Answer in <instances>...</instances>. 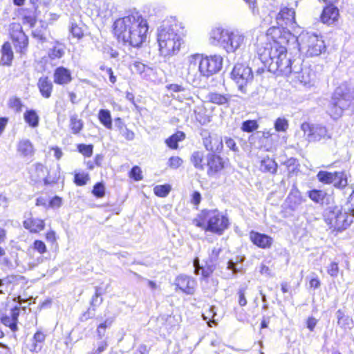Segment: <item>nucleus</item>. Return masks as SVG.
Listing matches in <instances>:
<instances>
[{
    "mask_svg": "<svg viewBox=\"0 0 354 354\" xmlns=\"http://www.w3.org/2000/svg\"><path fill=\"white\" fill-rule=\"evenodd\" d=\"M263 41L257 44V52L262 64L270 72L289 75L295 62L287 57L286 44L294 36L283 28L272 26L267 30Z\"/></svg>",
    "mask_w": 354,
    "mask_h": 354,
    "instance_id": "f257e3e1",
    "label": "nucleus"
},
{
    "mask_svg": "<svg viewBox=\"0 0 354 354\" xmlns=\"http://www.w3.org/2000/svg\"><path fill=\"white\" fill-rule=\"evenodd\" d=\"M114 34L118 40L139 47L147 39V20L137 12H132L114 23Z\"/></svg>",
    "mask_w": 354,
    "mask_h": 354,
    "instance_id": "f03ea898",
    "label": "nucleus"
},
{
    "mask_svg": "<svg viewBox=\"0 0 354 354\" xmlns=\"http://www.w3.org/2000/svg\"><path fill=\"white\" fill-rule=\"evenodd\" d=\"M182 23L172 22L161 25L157 30L159 52L163 57L176 55L180 50L185 36Z\"/></svg>",
    "mask_w": 354,
    "mask_h": 354,
    "instance_id": "7ed1b4c3",
    "label": "nucleus"
},
{
    "mask_svg": "<svg viewBox=\"0 0 354 354\" xmlns=\"http://www.w3.org/2000/svg\"><path fill=\"white\" fill-rule=\"evenodd\" d=\"M245 36L236 30L214 27L209 32V42L224 49L227 53H234L245 43Z\"/></svg>",
    "mask_w": 354,
    "mask_h": 354,
    "instance_id": "20e7f679",
    "label": "nucleus"
},
{
    "mask_svg": "<svg viewBox=\"0 0 354 354\" xmlns=\"http://www.w3.org/2000/svg\"><path fill=\"white\" fill-rule=\"evenodd\" d=\"M193 224L205 231L221 235L227 229L229 220L217 209L203 210L193 220Z\"/></svg>",
    "mask_w": 354,
    "mask_h": 354,
    "instance_id": "39448f33",
    "label": "nucleus"
},
{
    "mask_svg": "<svg viewBox=\"0 0 354 354\" xmlns=\"http://www.w3.org/2000/svg\"><path fill=\"white\" fill-rule=\"evenodd\" d=\"M354 106V92L346 85L337 87L327 106L326 111L333 119L339 118L343 111Z\"/></svg>",
    "mask_w": 354,
    "mask_h": 354,
    "instance_id": "423d86ee",
    "label": "nucleus"
},
{
    "mask_svg": "<svg viewBox=\"0 0 354 354\" xmlns=\"http://www.w3.org/2000/svg\"><path fill=\"white\" fill-rule=\"evenodd\" d=\"M297 41L299 51L309 57L319 55L325 49L324 42L322 38L313 33L302 32Z\"/></svg>",
    "mask_w": 354,
    "mask_h": 354,
    "instance_id": "0eeeda50",
    "label": "nucleus"
},
{
    "mask_svg": "<svg viewBox=\"0 0 354 354\" xmlns=\"http://www.w3.org/2000/svg\"><path fill=\"white\" fill-rule=\"evenodd\" d=\"M198 57L196 54L188 56L181 70L182 77L194 86H199L203 77L198 62Z\"/></svg>",
    "mask_w": 354,
    "mask_h": 354,
    "instance_id": "6e6552de",
    "label": "nucleus"
},
{
    "mask_svg": "<svg viewBox=\"0 0 354 354\" xmlns=\"http://www.w3.org/2000/svg\"><path fill=\"white\" fill-rule=\"evenodd\" d=\"M326 223L337 231H342L346 229L353 221L354 215L352 212L349 213L342 211V208L335 207L326 212Z\"/></svg>",
    "mask_w": 354,
    "mask_h": 354,
    "instance_id": "1a4fd4ad",
    "label": "nucleus"
},
{
    "mask_svg": "<svg viewBox=\"0 0 354 354\" xmlns=\"http://www.w3.org/2000/svg\"><path fill=\"white\" fill-rule=\"evenodd\" d=\"M199 57L201 73L203 77H208L218 72L222 67L223 59L220 55L203 56L196 54Z\"/></svg>",
    "mask_w": 354,
    "mask_h": 354,
    "instance_id": "9d476101",
    "label": "nucleus"
},
{
    "mask_svg": "<svg viewBox=\"0 0 354 354\" xmlns=\"http://www.w3.org/2000/svg\"><path fill=\"white\" fill-rule=\"evenodd\" d=\"M300 129L304 132V136H306L309 142H316L330 138L326 128L320 124L304 122L301 124Z\"/></svg>",
    "mask_w": 354,
    "mask_h": 354,
    "instance_id": "9b49d317",
    "label": "nucleus"
},
{
    "mask_svg": "<svg viewBox=\"0 0 354 354\" xmlns=\"http://www.w3.org/2000/svg\"><path fill=\"white\" fill-rule=\"evenodd\" d=\"M232 77L236 82L239 89L244 91V86L253 79L251 68L243 64H236L232 71Z\"/></svg>",
    "mask_w": 354,
    "mask_h": 354,
    "instance_id": "f8f14e48",
    "label": "nucleus"
},
{
    "mask_svg": "<svg viewBox=\"0 0 354 354\" xmlns=\"http://www.w3.org/2000/svg\"><path fill=\"white\" fill-rule=\"evenodd\" d=\"M10 35L12 39L17 51L23 53L28 44V37L22 30L19 23H12L9 26Z\"/></svg>",
    "mask_w": 354,
    "mask_h": 354,
    "instance_id": "ddd939ff",
    "label": "nucleus"
},
{
    "mask_svg": "<svg viewBox=\"0 0 354 354\" xmlns=\"http://www.w3.org/2000/svg\"><path fill=\"white\" fill-rule=\"evenodd\" d=\"M29 178L34 183L44 182L45 185H48L54 181L49 176V171L46 167L44 165L37 162L31 165L28 168Z\"/></svg>",
    "mask_w": 354,
    "mask_h": 354,
    "instance_id": "4468645a",
    "label": "nucleus"
},
{
    "mask_svg": "<svg viewBox=\"0 0 354 354\" xmlns=\"http://www.w3.org/2000/svg\"><path fill=\"white\" fill-rule=\"evenodd\" d=\"M204 147L207 151L220 152L223 149V140L216 133H212L207 130H203L201 133Z\"/></svg>",
    "mask_w": 354,
    "mask_h": 354,
    "instance_id": "2eb2a0df",
    "label": "nucleus"
},
{
    "mask_svg": "<svg viewBox=\"0 0 354 354\" xmlns=\"http://www.w3.org/2000/svg\"><path fill=\"white\" fill-rule=\"evenodd\" d=\"M295 63L292 65V74L294 78L297 80L304 86H310L314 79V73L308 68H301L299 62L294 60Z\"/></svg>",
    "mask_w": 354,
    "mask_h": 354,
    "instance_id": "dca6fc26",
    "label": "nucleus"
},
{
    "mask_svg": "<svg viewBox=\"0 0 354 354\" xmlns=\"http://www.w3.org/2000/svg\"><path fill=\"white\" fill-rule=\"evenodd\" d=\"M276 20L277 24L281 27L286 26L294 28L296 24L295 12L292 8H281L277 16Z\"/></svg>",
    "mask_w": 354,
    "mask_h": 354,
    "instance_id": "f3484780",
    "label": "nucleus"
},
{
    "mask_svg": "<svg viewBox=\"0 0 354 354\" xmlns=\"http://www.w3.org/2000/svg\"><path fill=\"white\" fill-rule=\"evenodd\" d=\"M250 239L253 244L262 249L270 248L273 243L271 236L254 231L250 232Z\"/></svg>",
    "mask_w": 354,
    "mask_h": 354,
    "instance_id": "a211bd4d",
    "label": "nucleus"
},
{
    "mask_svg": "<svg viewBox=\"0 0 354 354\" xmlns=\"http://www.w3.org/2000/svg\"><path fill=\"white\" fill-rule=\"evenodd\" d=\"M175 283L179 289L188 295H192L194 292L196 285V281L187 275L178 276Z\"/></svg>",
    "mask_w": 354,
    "mask_h": 354,
    "instance_id": "6ab92c4d",
    "label": "nucleus"
},
{
    "mask_svg": "<svg viewBox=\"0 0 354 354\" xmlns=\"http://www.w3.org/2000/svg\"><path fill=\"white\" fill-rule=\"evenodd\" d=\"M54 82L60 85H65L72 80L71 71L63 66L57 67L53 73Z\"/></svg>",
    "mask_w": 354,
    "mask_h": 354,
    "instance_id": "aec40b11",
    "label": "nucleus"
},
{
    "mask_svg": "<svg viewBox=\"0 0 354 354\" xmlns=\"http://www.w3.org/2000/svg\"><path fill=\"white\" fill-rule=\"evenodd\" d=\"M339 17V10L333 5L326 6L322 12L321 19L324 24H332Z\"/></svg>",
    "mask_w": 354,
    "mask_h": 354,
    "instance_id": "412c9836",
    "label": "nucleus"
},
{
    "mask_svg": "<svg viewBox=\"0 0 354 354\" xmlns=\"http://www.w3.org/2000/svg\"><path fill=\"white\" fill-rule=\"evenodd\" d=\"M207 166L209 168L207 170L208 175H214L223 167L221 158L214 154H209L207 156Z\"/></svg>",
    "mask_w": 354,
    "mask_h": 354,
    "instance_id": "4be33fe9",
    "label": "nucleus"
},
{
    "mask_svg": "<svg viewBox=\"0 0 354 354\" xmlns=\"http://www.w3.org/2000/svg\"><path fill=\"white\" fill-rule=\"evenodd\" d=\"M231 95L229 94H221L216 92L209 93L206 98L208 102L219 105V106H228L231 100Z\"/></svg>",
    "mask_w": 354,
    "mask_h": 354,
    "instance_id": "5701e85b",
    "label": "nucleus"
},
{
    "mask_svg": "<svg viewBox=\"0 0 354 354\" xmlns=\"http://www.w3.org/2000/svg\"><path fill=\"white\" fill-rule=\"evenodd\" d=\"M24 227L32 233H37L44 228V221L37 218H29L23 223Z\"/></svg>",
    "mask_w": 354,
    "mask_h": 354,
    "instance_id": "b1692460",
    "label": "nucleus"
},
{
    "mask_svg": "<svg viewBox=\"0 0 354 354\" xmlns=\"http://www.w3.org/2000/svg\"><path fill=\"white\" fill-rule=\"evenodd\" d=\"M41 95L45 98H49L51 96L53 90V83L47 77H41L37 82Z\"/></svg>",
    "mask_w": 354,
    "mask_h": 354,
    "instance_id": "393cba45",
    "label": "nucleus"
},
{
    "mask_svg": "<svg viewBox=\"0 0 354 354\" xmlns=\"http://www.w3.org/2000/svg\"><path fill=\"white\" fill-rule=\"evenodd\" d=\"M17 151L21 156H31L34 153L33 145L29 140H21L18 143Z\"/></svg>",
    "mask_w": 354,
    "mask_h": 354,
    "instance_id": "a878e982",
    "label": "nucleus"
},
{
    "mask_svg": "<svg viewBox=\"0 0 354 354\" xmlns=\"http://www.w3.org/2000/svg\"><path fill=\"white\" fill-rule=\"evenodd\" d=\"M1 63L3 65L10 66L13 59V52L10 43H5L1 48Z\"/></svg>",
    "mask_w": 354,
    "mask_h": 354,
    "instance_id": "bb28decb",
    "label": "nucleus"
},
{
    "mask_svg": "<svg viewBox=\"0 0 354 354\" xmlns=\"http://www.w3.org/2000/svg\"><path fill=\"white\" fill-rule=\"evenodd\" d=\"M337 318V324L344 329H351L354 326L353 319L344 314L341 310H338L336 313Z\"/></svg>",
    "mask_w": 354,
    "mask_h": 354,
    "instance_id": "cd10ccee",
    "label": "nucleus"
},
{
    "mask_svg": "<svg viewBox=\"0 0 354 354\" xmlns=\"http://www.w3.org/2000/svg\"><path fill=\"white\" fill-rule=\"evenodd\" d=\"M25 122L31 127L35 128L39 125V117L33 109H28L24 113Z\"/></svg>",
    "mask_w": 354,
    "mask_h": 354,
    "instance_id": "c85d7f7f",
    "label": "nucleus"
},
{
    "mask_svg": "<svg viewBox=\"0 0 354 354\" xmlns=\"http://www.w3.org/2000/svg\"><path fill=\"white\" fill-rule=\"evenodd\" d=\"M131 70L140 74L143 78L148 77L153 71L151 67L140 62H135L131 66Z\"/></svg>",
    "mask_w": 354,
    "mask_h": 354,
    "instance_id": "c756f323",
    "label": "nucleus"
},
{
    "mask_svg": "<svg viewBox=\"0 0 354 354\" xmlns=\"http://www.w3.org/2000/svg\"><path fill=\"white\" fill-rule=\"evenodd\" d=\"M45 335L42 332L37 331L33 336L30 351L36 353L40 351L42 348V343L45 340Z\"/></svg>",
    "mask_w": 354,
    "mask_h": 354,
    "instance_id": "7c9ffc66",
    "label": "nucleus"
},
{
    "mask_svg": "<svg viewBox=\"0 0 354 354\" xmlns=\"http://www.w3.org/2000/svg\"><path fill=\"white\" fill-rule=\"evenodd\" d=\"M260 169L263 172L274 174L277 169V164L273 159L266 158L261 160Z\"/></svg>",
    "mask_w": 354,
    "mask_h": 354,
    "instance_id": "2f4dec72",
    "label": "nucleus"
},
{
    "mask_svg": "<svg viewBox=\"0 0 354 354\" xmlns=\"http://www.w3.org/2000/svg\"><path fill=\"white\" fill-rule=\"evenodd\" d=\"M65 53L64 46L59 42H56L55 45L49 49L48 57L51 59H59L64 56Z\"/></svg>",
    "mask_w": 354,
    "mask_h": 354,
    "instance_id": "473e14b6",
    "label": "nucleus"
},
{
    "mask_svg": "<svg viewBox=\"0 0 354 354\" xmlns=\"http://www.w3.org/2000/svg\"><path fill=\"white\" fill-rule=\"evenodd\" d=\"M100 122L108 129H112V118L111 113L107 109H101L98 113Z\"/></svg>",
    "mask_w": 354,
    "mask_h": 354,
    "instance_id": "72a5a7b5",
    "label": "nucleus"
},
{
    "mask_svg": "<svg viewBox=\"0 0 354 354\" xmlns=\"http://www.w3.org/2000/svg\"><path fill=\"white\" fill-rule=\"evenodd\" d=\"M308 197L312 200L313 202L316 203H323L325 197L326 196V192L323 190H318V189H313L307 193Z\"/></svg>",
    "mask_w": 354,
    "mask_h": 354,
    "instance_id": "f704fd0d",
    "label": "nucleus"
},
{
    "mask_svg": "<svg viewBox=\"0 0 354 354\" xmlns=\"http://www.w3.org/2000/svg\"><path fill=\"white\" fill-rule=\"evenodd\" d=\"M332 184L337 188L345 187L348 184L346 174L344 171H335V179Z\"/></svg>",
    "mask_w": 354,
    "mask_h": 354,
    "instance_id": "c9c22d12",
    "label": "nucleus"
},
{
    "mask_svg": "<svg viewBox=\"0 0 354 354\" xmlns=\"http://www.w3.org/2000/svg\"><path fill=\"white\" fill-rule=\"evenodd\" d=\"M185 137V135L183 132L178 131L167 138L165 142L170 148L176 149L178 147V142L184 140Z\"/></svg>",
    "mask_w": 354,
    "mask_h": 354,
    "instance_id": "e433bc0d",
    "label": "nucleus"
},
{
    "mask_svg": "<svg viewBox=\"0 0 354 354\" xmlns=\"http://www.w3.org/2000/svg\"><path fill=\"white\" fill-rule=\"evenodd\" d=\"M318 180L324 184H332L335 179V172H328L326 171H319L317 174Z\"/></svg>",
    "mask_w": 354,
    "mask_h": 354,
    "instance_id": "4c0bfd02",
    "label": "nucleus"
},
{
    "mask_svg": "<svg viewBox=\"0 0 354 354\" xmlns=\"http://www.w3.org/2000/svg\"><path fill=\"white\" fill-rule=\"evenodd\" d=\"M203 156V153L201 151H195L192 155L191 161L192 164L196 168L200 170H203L205 169Z\"/></svg>",
    "mask_w": 354,
    "mask_h": 354,
    "instance_id": "58836bf2",
    "label": "nucleus"
},
{
    "mask_svg": "<svg viewBox=\"0 0 354 354\" xmlns=\"http://www.w3.org/2000/svg\"><path fill=\"white\" fill-rule=\"evenodd\" d=\"M70 128L74 134L78 133L83 128V122L77 118V115L71 116Z\"/></svg>",
    "mask_w": 354,
    "mask_h": 354,
    "instance_id": "ea45409f",
    "label": "nucleus"
},
{
    "mask_svg": "<svg viewBox=\"0 0 354 354\" xmlns=\"http://www.w3.org/2000/svg\"><path fill=\"white\" fill-rule=\"evenodd\" d=\"M274 127L277 132H286L289 127L288 120L283 117L278 118L274 121Z\"/></svg>",
    "mask_w": 354,
    "mask_h": 354,
    "instance_id": "a19ab883",
    "label": "nucleus"
},
{
    "mask_svg": "<svg viewBox=\"0 0 354 354\" xmlns=\"http://www.w3.org/2000/svg\"><path fill=\"white\" fill-rule=\"evenodd\" d=\"M8 106L16 113L21 111L23 103L21 100L17 97H12L8 100Z\"/></svg>",
    "mask_w": 354,
    "mask_h": 354,
    "instance_id": "79ce46f5",
    "label": "nucleus"
},
{
    "mask_svg": "<svg viewBox=\"0 0 354 354\" xmlns=\"http://www.w3.org/2000/svg\"><path fill=\"white\" fill-rule=\"evenodd\" d=\"M89 175L87 173H75L74 177V182L78 186H83L89 180Z\"/></svg>",
    "mask_w": 354,
    "mask_h": 354,
    "instance_id": "37998d69",
    "label": "nucleus"
},
{
    "mask_svg": "<svg viewBox=\"0 0 354 354\" xmlns=\"http://www.w3.org/2000/svg\"><path fill=\"white\" fill-rule=\"evenodd\" d=\"M171 190L169 185H156L153 188L154 194L159 197H166Z\"/></svg>",
    "mask_w": 354,
    "mask_h": 354,
    "instance_id": "c03bdc74",
    "label": "nucleus"
},
{
    "mask_svg": "<svg viewBox=\"0 0 354 354\" xmlns=\"http://www.w3.org/2000/svg\"><path fill=\"white\" fill-rule=\"evenodd\" d=\"M216 315L214 306H210L207 310L203 313V319L207 322L209 326H212L211 322L215 323L214 318Z\"/></svg>",
    "mask_w": 354,
    "mask_h": 354,
    "instance_id": "a18cd8bd",
    "label": "nucleus"
},
{
    "mask_svg": "<svg viewBox=\"0 0 354 354\" xmlns=\"http://www.w3.org/2000/svg\"><path fill=\"white\" fill-rule=\"evenodd\" d=\"M112 321L110 319L105 320L103 323H101L97 328L96 332L98 339H101L105 335L106 329L111 326Z\"/></svg>",
    "mask_w": 354,
    "mask_h": 354,
    "instance_id": "49530a36",
    "label": "nucleus"
},
{
    "mask_svg": "<svg viewBox=\"0 0 354 354\" xmlns=\"http://www.w3.org/2000/svg\"><path fill=\"white\" fill-rule=\"evenodd\" d=\"M258 128V124L256 120H246L243 122L241 129L245 132H252Z\"/></svg>",
    "mask_w": 354,
    "mask_h": 354,
    "instance_id": "de8ad7c7",
    "label": "nucleus"
},
{
    "mask_svg": "<svg viewBox=\"0 0 354 354\" xmlns=\"http://www.w3.org/2000/svg\"><path fill=\"white\" fill-rule=\"evenodd\" d=\"M70 32L73 37L77 39H80L84 35L82 28L73 21L71 22Z\"/></svg>",
    "mask_w": 354,
    "mask_h": 354,
    "instance_id": "09e8293b",
    "label": "nucleus"
},
{
    "mask_svg": "<svg viewBox=\"0 0 354 354\" xmlns=\"http://www.w3.org/2000/svg\"><path fill=\"white\" fill-rule=\"evenodd\" d=\"M108 347V343L106 339L102 340L97 344V348H94L92 351L87 354H102L106 350Z\"/></svg>",
    "mask_w": 354,
    "mask_h": 354,
    "instance_id": "8fccbe9b",
    "label": "nucleus"
},
{
    "mask_svg": "<svg viewBox=\"0 0 354 354\" xmlns=\"http://www.w3.org/2000/svg\"><path fill=\"white\" fill-rule=\"evenodd\" d=\"M1 322L6 326H8L13 332L17 330V325L15 321L8 316L1 318Z\"/></svg>",
    "mask_w": 354,
    "mask_h": 354,
    "instance_id": "3c124183",
    "label": "nucleus"
},
{
    "mask_svg": "<svg viewBox=\"0 0 354 354\" xmlns=\"http://www.w3.org/2000/svg\"><path fill=\"white\" fill-rule=\"evenodd\" d=\"M78 150L79 151L83 154L84 156H86V157H90L91 156L92 153H93V145H84V144H81V145H78Z\"/></svg>",
    "mask_w": 354,
    "mask_h": 354,
    "instance_id": "603ef678",
    "label": "nucleus"
},
{
    "mask_svg": "<svg viewBox=\"0 0 354 354\" xmlns=\"http://www.w3.org/2000/svg\"><path fill=\"white\" fill-rule=\"evenodd\" d=\"M129 176L136 181L141 180L142 179L141 169L138 166H134L129 173Z\"/></svg>",
    "mask_w": 354,
    "mask_h": 354,
    "instance_id": "864d4df0",
    "label": "nucleus"
},
{
    "mask_svg": "<svg viewBox=\"0 0 354 354\" xmlns=\"http://www.w3.org/2000/svg\"><path fill=\"white\" fill-rule=\"evenodd\" d=\"M92 192L97 198L103 197L105 194V188L104 185L101 183L95 184Z\"/></svg>",
    "mask_w": 354,
    "mask_h": 354,
    "instance_id": "5fc2aeb1",
    "label": "nucleus"
},
{
    "mask_svg": "<svg viewBox=\"0 0 354 354\" xmlns=\"http://www.w3.org/2000/svg\"><path fill=\"white\" fill-rule=\"evenodd\" d=\"M183 162V160L178 156H172L169 158L168 165L172 169H177L182 165Z\"/></svg>",
    "mask_w": 354,
    "mask_h": 354,
    "instance_id": "6e6d98bb",
    "label": "nucleus"
},
{
    "mask_svg": "<svg viewBox=\"0 0 354 354\" xmlns=\"http://www.w3.org/2000/svg\"><path fill=\"white\" fill-rule=\"evenodd\" d=\"M120 132L122 134V136L128 140H133L134 139V137H135V134L134 133L128 129L126 127H124L123 128V126L121 125L120 127Z\"/></svg>",
    "mask_w": 354,
    "mask_h": 354,
    "instance_id": "4d7b16f0",
    "label": "nucleus"
},
{
    "mask_svg": "<svg viewBox=\"0 0 354 354\" xmlns=\"http://www.w3.org/2000/svg\"><path fill=\"white\" fill-rule=\"evenodd\" d=\"M102 302V298L100 297V293L98 292V290H97L95 292V295L93 297L91 305L93 307L92 310L95 311V307L98 306L100 305Z\"/></svg>",
    "mask_w": 354,
    "mask_h": 354,
    "instance_id": "13d9d810",
    "label": "nucleus"
},
{
    "mask_svg": "<svg viewBox=\"0 0 354 354\" xmlns=\"http://www.w3.org/2000/svg\"><path fill=\"white\" fill-rule=\"evenodd\" d=\"M327 272L333 277H336L339 272L338 264L335 262L331 263L328 267Z\"/></svg>",
    "mask_w": 354,
    "mask_h": 354,
    "instance_id": "bf43d9fd",
    "label": "nucleus"
},
{
    "mask_svg": "<svg viewBox=\"0 0 354 354\" xmlns=\"http://www.w3.org/2000/svg\"><path fill=\"white\" fill-rule=\"evenodd\" d=\"M224 141H225V145L230 149H231L232 151H233L234 152H236L239 151V148H238L234 139H232L231 138H228V137H225Z\"/></svg>",
    "mask_w": 354,
    "mask_h": 354,
    "instance_id": "052dcab7",
    "label": "nucleus"
},
{
    "mask_svg": "<svg viewBox=\"0 0 354 354\" xmlns=\"http://www.w3.org/2000/svg\"><path fill=\"white\" fill-rule=\"evenodd\" d=\"M245 288H241L239 290V304L241 306H245L247 304V299L245 298Z\"/></svg>",
    "mask_w": 354,
    "mask_h": 354,
    "instance_id": "680f3d73",
    "label": "nucleus"
},
{
    "mask_svg": "<svg viewBox=\"0 0 354 354\" xmlns=\"http://www.w3.org/2000/svg\"><path fill=\"white\" fill-rule=\"evenodd\" d=\"M33 246H34V249L35 250H37L38 252H39L40 254H43L44 252H46V245L41 241H39V240L35 241L34 242Z\"/></svg>",
    "mask_w": 354,
    "mask_h": 354,
    "instance_id": "e2e57ef3",
    "label": "nucleus"
},
{
    "mask_svg": "<svg viewBox=\"0 0 354 354\" xmlns=\"http://www.w3.org/2000/svg\"><path fill=\"white\" fill-rule=\"evenodd\" d=\"M227 268L232 270L233 274H236L242 270V266L230 260L227 263Z\"/></svg>",
    "mask_w": 354,
    "mask_h": 354,
    "instance_id": "0e129e2a",
    "label": "nucleus"
},
{
    "mask_svg": "<svg viewBox=\"0 0 354 354\" xmlns=\"http://www.w3.org/2000/svg\"><path fill=\"white\" fill-rule=\"evenodd\" d=\"M317 319H315L313 317H308V319H307V322H306L307 328L310 331H313L314 330L315 326L317 325Z\"/></svg>",
    "mask_w": 354,
    "mask_h": 354,
    "instance_id": "69168bd1",
    "label": "nucleus"
},
{
    "mask_svg": "<svg viewBox=\"0 0 354 354\" xmlns=\"http://www.w3.org/2000/svg\"><path fill=\"white\" fill-rule=\"evenodd\" d=\"M201 196L198 192H194L192 196L191 202L195 205H198L201 203Z\"/></svg>",
    "mask_w": 354,
    "mask_h": 354,
    "instance_id": "338daca9",
    "label": "nucleus"
},
{
    "mask_svg": "<svg viewBox=\"0 0 354 354\" xmlns=\"http://www.w3.org/2000/svg\"><path fill=\"white\" fill-rule=\"evenodd\" d=\"M348 203L351 204V207L348 209V211L352 212L354 215V190L348 198Z\"/></svg>",
    "mask_w": 354,
    "mask_h": 354,
    "instance_id": "774afa93",
    "label": "nucleus"
}]
</instances>
